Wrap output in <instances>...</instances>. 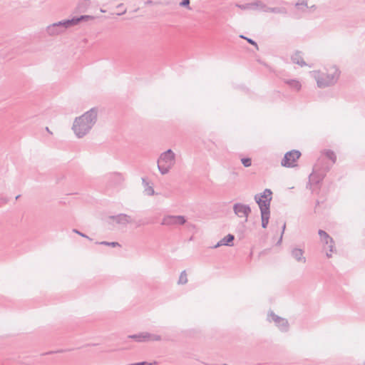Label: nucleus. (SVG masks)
Instances as JSON below:
<instances>
[{"label":"nucleus","instance_id":"1","mask_svg":"<svg viewBox=\"0 0 365 365\" xmlns=\"http://www.w3.org/2000/svg\"><path fill=\"white\" fill-rule=\"evenodd\" d=\"M96 113L93 110L84 113L76 119L73 130L78 137L84 135L91 128L96 119Z\"/></svg>","mask_w":365,"mask_h":365},{"label":"nucleus","instance_id":"2","mask_svg":"<svg viewBox=\"0 0 365 365\" xmlns=\"http://www.w3.org/2000/svg\"><path fill=\"white\" fill-rule=\"evenodd\" d=\"M340 72L339 69L334 66H330L314 73V78L317 79L319 87L327 86L335 83L339 77Z\"/></svg>","mask_w":365,"mask_h":365},{"label":"nucleus","instance_id":"3","mask_svg":"<svg viewBox=\"0 0 365 365\" xmlns=\"http://www.w3.org/2000/svg\"><path fill=\"white\" fill-rule=\"evenodd\" d=\"M272 192L270 190L266 189L261 195L256 196L255 199L261 210L262 225L265 228L269 218V205L272 200Z\"/></svg>","mask_w":365,"mask_h":365},{"label":"nucleus","instance_id":"4","mask_svg":"<svg viewBox=\"0 0 365 365\" xmlns=\"http://www.w3.org/2000/svg\"><path fill=\"white\" fill-rule=\"evenodd\" d=\"M175 156L172 150H168L164 153L158 160V168L162 173L168 172L169 168L174 164Z\"/></svg>","mask_w":365,"mask_h":365},{"label":"nucleus","instance_id":"5","mask_svg":"<svg viewBox=\"0 0 365 365\" xmlns=\"http://www.w3.org/2000/svg\"><path fill=\"white\" fill-rule=\"evenodd\" d=\"M93 19V17L91 16H82L80 18L73 19L71 20H68L63 22H59L58 24H54L48 27V32L51 34H55L56 33V29L58 27H63L66 29L69 26L77 24L81 20H91Z\"/></svg>","mask_w":365,"mask_h":365},{"label":"nucleus","instance_id":"6","mask_svg":"<svg viewBox=\"0 0 365 365\" xmlns=\"http://www.w3.org/2000/svg\"><path fill=\"white\" fill-rule=\"evenodd\" d=\"M300 156L301 153L298 150H293L287 152L282 161V165L287 168L294 167Z\"/></svg>","mask_w":365,"mask_h":365},{"label":"nucleus","instance_id":"7","mask_svg":"<svg viewBox=\"0 0 365 365\" xmlns=\"http://www.w3.org/2000/svg\"><path fill=\"white\" fill-rule=\"evenodd\" d=\"M319 235L320 237V240L322 242L327 245L329 249V252H327V255L328 257H331V254L334 252V247H333V240L332 238L329 237V235L323 230L319 231Z\"/></svg>","mask_w":365,"mask_h":365},{"label":"nucleus","instance_id":"8","mask_svg":"<svg viewBox=\"0 0 365 365\" xmlns=\"http://www.w3.org/2000/svg\"><path fill=\"white\" fill-rule=\"evenodd\" d=\"M185 220L182 216H167L163 219L162 224L165 225H183Z\"/></svg>","mask_w":365,"mask_h":365},{"label":"nucleus","instance_id":"9","mask_svg":"<svg viewBox=\"0 0 365 365\" xmlns=\"http://www.w3.org/2000/svg\"><path fill=\"white\" fill-rule=\"evenodd\" d=\"M235 212L240 217H247L250 209L246 205L237 204L235 206Z\"/></svg>","mask_w":365,"mask_h":365},{"label":"nucleus","instance_id":"10","mask_svg":"<svg viewBox=\"0 0 365 365\" xmlns=\"http://www.w3.org/2000/svg\"><path fill=\"white\" fill-rule=\"evenodd\" d=\"M234 240V236L232 235H227L223 239H222L216 245L215 248L222 245H230V243Z\"/></svg>","mask_w":365,"mask_h":365},{"label":"nucleus","instance_id":"11","mask_svg":"<svg viewBox=\"0 0 365 365\" xmlns=\"http://www.w3.org/2000/svg\"><path fill=\"white\" fill-rule=\"evenodd\" d=\"M292 257L299 262H304L305 261L303 257V252L300 249H294L292 252Z\"/></svg>","mask_w":365,"mask_h":365},{"label":"nucleus","instance_id":"12","mask_svg":"<svg viewBox=\"0 0 365 365\" xmlns=\"http://www.w3.org/2000/svg\"><path fill=\"white\" fill-rule=\"evenodd\" d=\"M137 338L138 341H144L147 340L158 341L160 339V337L159 336H150V334H147L145 336H139Z\"/></svg>","mask_w":365,"mask_h":365},{"label":"nucleus","instance_id":"13","mask_svg":"<svg viewBox=\"0 0 365 365\" xmlns=\"http://www.w3.org/2000/svg\"><path fill=\"white\" fill-rule=\"evenodd\" d=\"M286 83L293 89H295L296 91H299L301 88V84L299 81L296 80H290L288 81H286Z\"/></svg>","mask_w":365,"mask_h":365},{"label":"nucleus","instance_id":"14","mask_svg":"<svg viewBox=\"0 0 365 365\" xmlns=\"http://www.w3.org/2000/svg\"><path fill=\"white\" fill-rule=\"evenodd\" d=\"M324 154L326 157L331 160L334 163L336 161V155L334 152L330 150H326L324 151Z\"/></svg>","mask_w":365,"mask_h":365},{"label":"nucleus","instance_id":"15","mask_svg":"<svg viewBox=\"0 0 365 365\" xmlns=\"http://www.w3.org/2000/svg\"><path fill=\"white\" fill-rule=\"evenodd\" d=\"M242 163L245 167H249L251 165V159L250 158H242Z\"/></svg>","mask_w":365,"mask_h":365},{"label":"nucleus","instance_id":"16","mask_svg":"<svg viewBox=\"0 0 365 365\" xmlns=\"http://www.w3.org/2000/svg\"><path fill=\"white\" fill-rule=\"evenodd\" d=\"M241 37L245 38V37H244V36H241ZM245 39H246V40H247L250 43H251V44L254 45V46L256 47V48L258 50V46H257V44L254 41H252V39H250V38H245Z\"/></svg>","mask_w":365,"mask_h":365},{"label":"nucleus","instance_id":"17","mask_svg":"<svg viewBox=\"0 0 365 365\" xmlns=\"http://www.w3.org/2000/svg\"><path fill=\"white\" fill-rule=\"evenodd\" d=\"M190 4V0H184L180 3V5L182 6H187Z\"/></svg>","mask_w":365,"mask_h":365},{"label":"nucleus","instance_id":"18","mask_svg":"<svg viewBox=\"0 0 365 365\" xmlns=\"http://www.w3.org/2000/svg\"><path fill=\"white\" fill-rule=\"evenodd\" d=\"M75 232H76V233L79 234L80 235H81L82 237H85V235H83V234L80 233L79 232H78V231H75Z\"/></svg>","mask_w":365,"mask_h":365},{"label":"nucleus","instance_id":"19","mask_svg":"<svg viewBox=\"0 0 365 365\" xmlns=\"http://www.w3.org/2000/svg\"><path fill=\"white\" fill-rule=\"evenodd\" d=\"M110 245H111L112 246H113V247H114V246H115V245H118V244H117V243H115V242H112Z\"/></svg>","mask_w":365,"mask_h":365},{"label":"nucleus","instance_id":"20","mask_svg":"<svg viewBox=\"0 0 365 365\" xmlns=\"http://www.w3.org/2000/svg\"><path fill=\"white\" fill-rule=\"evenodd\" d=\"M101 244L110 245L109 243H106V242H101Z\"/></svg>","mask_w":365,"mask_h":365}]
</instances>
